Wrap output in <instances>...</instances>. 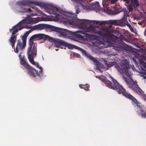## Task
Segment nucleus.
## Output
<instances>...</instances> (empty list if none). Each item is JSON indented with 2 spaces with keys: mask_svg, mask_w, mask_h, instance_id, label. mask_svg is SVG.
Masks as SVG:
<instances>
[{
  "mask_svg": "<svg viewBox=\"0 0 146 146\" xmlns=\"http://www.w3.org/2000/svg\"><path fill=\"white\" fill-rule=\"evenodd\" d=\"M145 63V65H146V63Z\"/></svg>",
  "mask_w": 146,
  "mask_h": 146,
  "instance_id": "c9c22d12",
  "label": "nucleus"
},
{
  "mask_svg": "<svg viewBox=\"0 0 146 146\" xmlns=\"http://www.w3.org/2000/svg\"><path fill=\"white\" fill-rule=\"evenodd\" d=\"M36 15V14H31L14 26L10 30V32L12 33L11 36H16L18 34H17V31L23 28H30L31 27L29 25V24L31 23H36L39 21H42V19L39 17H38L36 18L31 17Z\"/></svg>",
  "mask_w": 146,
  "mask_h": 146,
  "instance_id": "423d86ee",
  "label": "nucleus"
},
{
  "mask_svg": "<svg viewBox=\"0 0 146 146\" xmlns=\"http://www.w3.org/2000/svg\"><path fill=\"white\" fill-rule=\"evenodd\" d=\"M16 37H11L9 40L12 47L13 48H14V50L15 48V44L16 40Z\"/></svg>",
  "mask_w": 146,
  "mask_h": 146,
  "instance_id": "2eb2a0df",
  "label": "nucleus"
},
{
  "mask_svg": "<svg viewBox=\"0 0 146 146\" xmlns=\"http://www.w3.org/2000/svg\"><path fill=\"white\" fill-rule=\"evenodd\" d=\"M56 51H57L58 50V49H56Z\"/></svg>",
  "mask_w": 146,
  "mask_h": 146,
  "instance_id": "f704fd0d",
  "label": "nucleus"
},
{
  "mask_svg": "<svg viewBox=\"0 0 146 146\" xmlns=\"http://www.w3.org/2000/svg\"><path fill=\"white\" fill-rule=\"evenodd\" d=\"M21 39H19L17 41V45L15 49L14 50L15 52L18 53V49L22 50L26 46L27 37H21Z\"/></svg>",
  "mask_w": 146,
  "mask_h": 146,
  "instance_id": "9d476101",
  "label": "nucleus"
},
{
  "mask_svg": "<svg viewBox=\"0 0 146 146\" xmlns=\"http://www.w3.org/2000/svg\"><path fill=\"white\" fill-rule=\"evenodd\" d=\"M76 42L82 43L83 42H91L94 46L103 45L102 48L112 46L113 48L119 53L126 49L125 44L123 40L125 37H68Z\"/></svg>",
  "mask_w": 146,
  "mask_h": 146,
  "instance_id": "f03ea898",
  "label": "nucleus"
},
{
  "mask_svg": "<svg viewBox=\"0 0 146 146\" xmlns=\"http://www.w3.org/2000/svg\"><path fill=\"white\" fill-rule=\"evenodd\" d=\"M46 29H49L55 31L58 36H83L80 34L79 31L73 32L65 29L49 25L46 24Z\"/></svg>",
  "mask_w": 146,
  "mask_h": 146,
  "instance_id": "0eeeda50",
  "label": "nucleus"
},
{
  "mask_svg": "<svg viewBox=\"0 0 146 146\" xmlns=\"http://www.w3.org/2000/svg\"><path fill=\"white\" fill-rule=\"evenodd\" d=\"M125 36H128V35H125Z\"/></svg>",
  "mask_w": 146,
  "mask_h": 146,
  "instance_id": "72a5a7b5",
  "label": "nucleus"
},
{
  "mask_svg": "<svg viewBox=\"0 0 146 146\" xmlns=\"http://www.w3.org/2000/svg\"><path fill=\"white\" fill-rule=\"evenodd\" d=\"M19 57L20 59V62L21 65L24 66L25 64V65L27 63V61L24 58L21 57V53H20L19 55Z\"/></svg>",
  "mask_w": 146,
  "mask_h": 146,
  "instance_id": "dca6fc26",
  "label": "nucleus"
},
{
  "mask_svg": "<svg viewBox=\"0 0 146 146\" xmlns=\"http://www.w3.org/2000/svg\"><path fill=\"white\" fill-rule=\"evenodd\" d=\"M110 78L111 79L113 84H112L110 81L108 80H105L104 81V82L106 86L109 88L116 90L119 94H122L123 95L126 92L125 90L111 76Z\"/></svg>",
  "mask_w": 146,
  "mask_h": 146,
  "instance_id": "1a4fd4ad",
  "label": "nucleus"
},
{
  "mask_svg": "<svg viewBox=\"0 0 146 146\" xmlns=\"http://www.w3.org/2000/svg\"><path fill=\"white\" fill-rule=\"evenodd\" d=\"M48 39V41L52 42L55 43L54 46L57 48H60V46H64L65 47H68L70 49H73V48L79 49L80 48L76 46L70 44L65 42L63 40L60 39L53 38L52 37H44L43 38H37L38 40H42L41 41L42 42H43L45 40Z\"/></svg>",
  "mask_w": 146,
  "mask_h": 146,
  "instance_id": "6e6552de",
  "label": "nucleus"
},
{
  "mask_svg": "<svg viewBox=\"0 0 146 146\" xmlns=\"http://www.w3.org/2000/svg\"><path fill=\"white\" fill-rule=\"evenodd\" d=\"M140 115L142 117L146 118V113L142 110H140Z\"/></svg>",
  "mask_w": 146,
  "mask_h": 146,
  "instance_id": "6ab92c4d",
  "label": "nucleus"
},
{
  "mask_svg": "<svg viewBox=\"0 0 146 146\" xmlns=\"http://www.w3.org/2000/svg\"><path fill=\"white\" fill-rule=\"evenodd\" d=\"M113 66H114L115 68L121 74H125L130 79L131 82L128 81L127 78L125 77V76L124 75L122 76L124 80L126 82V84L128 85L129 87L136 91L139 94H141L140 90L141 91V90L138 87V85L137 84V82L136 80L134 81L132 78L133 74L130 71L131 68L128 61L127 60H124L119 64L115 62H109L106 65V66L108 68L111 67Z\"/></svg>",
  "mask_w": 146,
  "mask_h": 146,
  "instance_id": "20e7f679",
  "label": "nucleus"
},
{
  "mask_svg": "<svg viewBox=\"0 0 146 146\" xmlns=\"http://www.w3.org/2000/svg\"><path fill=\"white\" fill-rule=\"evenodd\" d=\"M79 86L80 88H83L85 90H89V88L90 87V86L89 84H87L84 85L80 84Z\"/></svg>",
  "mask_w": 146,
  "mask_h": 146,
  "instance_id": "a211bd4d",
  "label": "nucleus"
},
{
  "mask_svg": "<svg viewBox=\"0 0 146 146\" xmlns=\"http://www.w3.org/2000/svg\"><path fill=\"white\" fill-rule=\"evenodd\" d=\"M127 3H129L130 4L129 6V9L130 11L133 7H137L139 5V2L137 0H123Z\"/></svg>",
  "mask_w": 146,
  "mask_h": 146,
  "instance_id": "9b49d317",
  "label": "nucleus"
},
{
  "mask_svg": "<svg viewBox=\"0 0 146 146\" xmlns=\"http://www.w3.org/2000/svg\"><path fill=\"white\" fill-rule=\"evenodd\" d=\"M119 36H124L123 35H120Z\"/></svg>",
  "mask_w": 146,
  "mask_h": 146,
  "instance_id": "473e14b6",
  "label": "nucleus"
},
{
  "mask_svg": "<svg viewBox=\"0 0 146 146\" xmlns=\"http://www.w3.org/2000/svg\"><path fill=\"white\" fill-rule=\"evenodd\" d=\"M130 31L134 33L135 34H136V35H137V31H136V29L134 28V27H131L130 28Z\"/></svg>",
  "mask_w": 146,
  "mask_h": 146,
  "instance_id": "412c9836",
  "label": "nucleus"
},
{
  "mask_svg": "<svg viewBox=\"0 0 146 146\" xmlns=\"http://www.w3.org/2000/svg\"><path fill=\"white\" fill-rule=\"evenodd\" d=\"M61 48H63L62 47H61Z\"/></svg>",
  "mask_w": 146,
  "mask_h": 146,
  "instance_id": "e433bc0d",
  "label": "nucleus"
},
{
  "mask_svg": "<svg viewBox=\"0 0 146 146\" xmlns=\"http://www.w3.org/2000/svg\"><path fill=\"white\" fill-rule=\"evenodd\" d=\"M86 36V37H87L88 36Z\"/></svg>",
  "mask_w": 146,
  "mask_h": 146,
  "instance_id": "4c0bfd02",
  "label": "nucleus"
},
{
  "mask_svg": "<svg viewBox=\"0 0 146 146\" xmlns=\"http://www.w3.org/2000/svg\"><path fill=\"white\" fill-rule=\"evenodd\" d=\"M128 14L127 11L124 12L123 17L121 19L109 20L105 21H94V23L100 25H110L107 27H103L100 29L98 27H90L88 30V31L99 35L102 36H117L113 35V31L111 25L120 27L125 26L126 22L127 21Z\"/></svg>",
  "mask_w": 146,
  "mask_h": 146,
  "instance_id": "7ed1b4c3",
  "label": "nucleus"
},
{
  "mask_svg": "<svg viewBox=\"0 0 146 146\" xmlns=\"http://www.w3.org/2000/svg\"><path fill=\"white\" fill-rule=\"evenodd\" d=\"M110 1L111 3H115L117 1V0H109Z\"/></svg>",
  "mask_w": 146,
  "mask_h": 146,
  "instance_id": "393cba45",
  "label": "nucleus"
},
{
  "mask_svg": "<svg viewBox=\"0 0 146 146\" xmlns=\"http://www.w3.org/2000/svg\"><path fill=\"white\" fill-rule=\"evenodd\" d=\"M31 30H29L28 31H26L22 36H28L31 33Z\"/></svg>",
  "mask_w": 146,
  "mask_h": 146,
  "instance_id": "4be33fe9",
  "label": "nucleus"
},
{
  "mask_svg": "<svg viewBox=\"0 0 146 146\" xmlns=\"http://www.w3.org/2000/svg\"><path fill=\"white\" fill-rule=\"evenodd\" d=\"M46 24H38L34 26V28L35 29H38L41 30L44 29H46Z\"/></svg>",
  "mask_w": 146,
  "mask_h": 146,
  "instance_id": "4468645a",
  "label": "nucleus"
},
{
  "mask_svg": "<svg viewBox=\"0 0 146 146\" xmlns=\"http://www.w3.org/2000/svg\"><path fill=\"white\" fill-rule=\"evenodd\" d=\"M135 54L136 55V56L138 57V56H139V54L137 53H136V54Z\"/></svg>",
  "mask_w": 146,
  "mask_h": 146,
  "instance_id": "7c9ffc66",
  "label": "nucleus"
},
{
  "mask_svg": "<svg viewBox=\"0 0 146 146\" xmlns=\"http://www.w3.org/2000/svg\"><path fill=\"white\" fill-rule=\"evenodd\" d=\"M35 5L42 7L46 11L50 14H52L54 16V20L58 21L60 20L68 23L70 26L74 28H76L79 26L87 24L88 20L77 19V15L74 13L66 12L62 11L53 5L46 3H42L34 0H21L18 1L16 3L17 6L16 9L19 13H25L31 11L30 8H26L22 6L28 5L31 8L35 9L39 13L41 11L37 8Z\"/></svg>",
  "mask_w": 146,
  "mask_h": 146,
  "instance_id": "f257e3e1",
  "label": "nucleus"
},
{
  "mask_svg": "<svg viewBox=\"0 0 146 146\" xmlns=\"http://www.w3.org/2000/svg\"><path fill=\"white\" fill-rule=\"evenodd\" d=\"M31 36H49L43 34H36L32 35Z\"/></svg>",
  "mask_w": 146,
  "mask_h": 146,
  "instance_id": "aec40b11",
  "label": "nucleus"
},
{
  "mask_svg": "<svg viewBox=\"0 0 146 146\" xmlns=\"http://www.w3.org/2000/svg\"><path fill=\"white\" fill-rule=\"evenodd\" d=\"M43 38L44 37H30L29 39L30 46L28 48L27 52L28 59L31 63L34 65H36L40 70L38 72L35 68L31 66L28 63L25 64L24 67L27 69L28 74L31 76L36 77L37 75L40 77L43 75L42 68L40 66H39L38 63L35 62L33 55H36L37 50V44L34 42V41L38 40L37 38Z\"/></svg>",
  "mask_w": 146,
  "mask_h": 146,
  "instance_id": "39448f33",
  "label": "nucleus"
},
{
  "mask_svg": "<svg viewBox=\"0 0 146 146\" xmlns=\"http://www.w3.org/2000/svg\"><path fill=\"white\" fill-rule=\"evenodd\" d=\"M104 62V63L106 65L108 63V62L107 61L104 59H103Z\"/></svg>",
  "mask_w": 146,
  "mask_h": 146,
  "instance_id": "c85d7f7f",
  "label": "nucleus"
},
{
  "mask_svg": "<svg viewBox=\"0 0 146 146\" xmlns=\"http://www.w3.org/2000/svg\"><path fill=\"white\" fill-rule=\"evenodd\" d=\"M125 25L128 26L129 28L131 27V25L127 21L125 22Z\"/></svg>",
  "mask_w": 146,
  "mask_h": 146,
  "instance_id": "b1692460",
  "label": "nucleus"
},
{
  "mask_svg": "<svg viewBox=\"0 0 146 146\" xmlns=\"http://www.w3.org/2000/svg\"><path fill=\"white\" fill-rule=\"evenodd\" d=\"M80 12V11L79 10V9H76V13L77 14H78Z\"/></svg>",
  "mask_w": 146,
  "mask_h": 146,
  "instance_id": "cd10ccee",
  "label": "nucleus"
},
{
  "mask_svg": "<svg viewBox=\"0 0 146 146\" xmlns=\"http://www.w3.org/2000/svg\"><path fill=\"white\" fill-rule=\"evenodd\" d=\"M114 13L115 14H117L119 13V10H115L114 11Z\"/></svg>",
  "mask_w": 146,
  "mask_h": 146,
  "instance_id": "bb28decb",
  "label": "nucleus"
},
{
  "mask_svg": "<svg viewBox=\"0 0 146 146\" xmlns=\"http://www.w3.org/2000/svg\"><path fill=\"white\" fill-rule=\"evenodd\" d=\"M92 10L96 11V12L100 10L99 3L98 2H95L91 3Z\"/></svg>",
  "mask_w": 146,
  "mask_h": 146,
  "instance_id": "ddd939ff",
  "label": "nucleus"
},
{
  "mask_svg": "<svg viewBox=\"0 0 146 146\" xmlns=\"http://www.w3.org/2000/svg\"><path fill=\"white\" fill-rule=\"evenodd\" d=\"M78 49L81 50L82 54H83L85 55L87 54V53L86 52V51L82 49V48H79V49Z\"/></svg>",
  "mask_w": 146,
  "mask_h": 146,
  "instance_id": "5701e85b",
  "label": "nucleus"
},
{
  "mask_svg": "<svg viewBox=\"0 0 146 146\" xmlns=\"http://www.w3.org/2000/svg\"><path fill=\"white\" fill-rule=\"evenodd\" d=\"M85 56L87 57L89 59L92 60L94 63H95L96 64L98 63L97 60L92 56H91L89 54L87 53V54L85 55Z\"/></svg>",
  "mask_w": 146,
  "mask_h": 146,
  "instance_id": "f3484780",
  "label": "nucleus"
},
{
  "mask_svg": "<svg viewBox=\"0 0 146 146\" xmlns=\"http://www.w3.org/2000/svg\"><path fill=\"white\" fill-rule=\"evenodd\" d=\"M123 96H124L128 99L131 100L132 101L134 102L135 104L137 105L138 107L139 108H141V106L139 105V104L137 100L132 96L130 94L127 93L126 92H125Z\"/></svg>",
  "mask_w": 146,
  "mask_h": 146,
  "instance_id": "f8f14e48",
  "label": "nucleus"
},
{
  "mask_svg": "<svg viewBox=\"0 0 146 146\" xmlns=\"http://www.w3.org/2000/svg\"><path fill=\"white\" fill-rule=\"evenodd\" d=\"M144 34L145 36H146V29L144 32Z\"/></svg>",
  "mask_w": 146,
  "mask_h": 146,
  "instance_id": "c756f323",
  "label": "nucleus"
},
{
  "mask_svg": "<svg viewBox=\"0 0 146 146\" xmlns=\"http://www.w3.org/2000/svg\"><path fill=\"white\" fill-rule=\"evenodd\" d=\"M92 36H96H96H96V35H92Z\"/></svg>",
  "mask_w": 146,
  "mask_h": 146,
  "instance_id": "2f4dec72",
  "label": "nucleus"
},
{
  "mask_svg": "<svg viewBox=\"0 0 146 146\" xmlns=\"http://www.w3.org/2000/svg\"><path fill=\"white\" fill-rule=\"evenodd\" d=\"M74 55L77 57H80V54L77 53H75Z\"/></svg>",
  "mask_w": 146,
  "mask_h": 146,
  "instance_id": "a878e982",
  "label": "nucleus"
}]
</instances>
